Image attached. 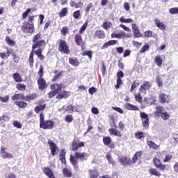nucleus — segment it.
Here are the masks:
<instances>
[{
	"label": "nucleus",
	"instance_id": "4c0bfd02",
	"mask_svg": "<svg viewBox=\"0 0 178 178\" xmlns=\"http://www.w3.org/2000/svg\"><path fill=\"white\" fill-rule=\"evenodd\" d=\"M160 116L163 120H168L169 118H170V114L166 111H164L160 115Z\"/></svg>",
	"mask_w": 178,
	"mask_h": 178
},
{
	"label": "nucleus",
	"instance_id": "e2e57ef3",
	"mask_svg": "<svg viewBox=\"0 0 178 178\" xmlns=\"http://www.w3.org/2000/svg\"><path fill=\"white\" fill-rule=\"evenodd\" d=\"M6 42H7L8 45H15V41L12 40L9 36L6 37Z\"/></svg>",
	"mask_w": 178,
	"mask_h": 178
},
{
	"label": "nucleus",
	"instance_id": "2f4dec72",
	"mask_svg": "<svg viewBox=\"0 0 178 178\" xmlns=\"http://www.w3.org/2000/svg\"><path fill=\"white\" fill-rule=\"evenodd\" d=\"M45 104H41V102H40L39 106H35L34 111L36 113H39L40 111H44V109H45Z\"/></svg>",
	"mask_w": 178,
	"mask_h": 178
},
{
	"label": "nucleus",
	"instance_id": "f3484780",
	"mask_svg": "<svg viewBox=\"0 0 178 178\" xmlns=\"http://www.w3.org/2000/svg\"><path fill=\"white\" fill-rule=\"evenodd\" d=\"M69 92L63 90V92H58V95L56 97L57 99H63V98H69Z\"/></svg>",
	"mask_w": 178,
	"mask_h": 178
},
{
	"label": "nucleus",
	"instance_id": "4468645a",
	"mask_svg": "<svg viewBox=\"0 0 178 178\" xmlns=\"http://www.w3.org/2000/svg\"><path fill=\"white\" fill-rule=\"evenodd\" d=\"M152 85L149 81H144L143 85L140 87L139 91L140 92H144V91H147L151 88Z\"/></svg>",
	"mask_w": 178,
	"mask_h": 178
},
{
	"label": "nucleus",
	"instance_id": "473e14b6",
	"mask_svg": "<svg viewBox=\"0 0 178 178\" xmlns=\"http://www.w3.org/2000/svg\"><path fill=\"white\" fill-rule=\"evenodd\" d=\"M29 60V66L31 69H33V66L34 64V51H31V52L30 53Z\"/></svg>",
	"mask_w": 178,
	"mask_h": 178
},
{
	"label": "nucleus",
	"instance_id": "4d7b16f0",
	"mask_svg": "<svg viewBox=\"0 0 178 178\" xmlns=\"http://www.w3.org/2000/svg\"><path fill=\"white\" fill-rule=\"evenodd\" d=\"M140 116L141 119H144V120H149V118H148V114H147L144 112H140Z\"/></svg>",
	"mask_w": 178,
	"mask_h": 178
},
{
	"label": "nucleus",
	"instance_id": "ddd939ff",
	"mask_svg": "<svg viewBox=\"0 0 178 178\" xmlns=\"http://www.w3.org/2000/svg\"><path fill=\"white\" fill-rule=\"evenodd\" d=\"M38 84L39 90H41V91L45 90V88H47V81H45V79H44V78H39L38 79Z\"/></svg>",
	"mask_w": 178,
	"mask_h": 178
},
{
	"label": "nucleus",
	"instance_id": "20e7f679",
	"mask_svg": "<svg viewBox=\"0 0 178 178\" xmlns=\"http://www.w3.org/2000/svg\"><path fill=\"white\" fill-rule=\"evenodd\" d=\"M84 145V142H80L79 139H74L72 144V151H79V148H81Z\"/></svg>",
	"mask_w": 178,
	"mask_h": 178
},
{
	"label": "nucleus",
	"instance_id": "c03bdc74",
	"mask_svg": "<svg viewBox=\"0 0 178 178\" xmlns=\"http://www.w3.org/2000/svg\"><path fill=\"white\" fill-rule=\"evenodd\" d=\"M135 137L138 140H141V138H144V137H145V134H144L143 132H136L135 134Z\"/></svg>",
	"mask_w": 178,
	"mask_h": 178
},
{
	"label": "nucleus",
	"instance_id": "a18cd8bd",
	"mask_svg": "<svg viewBox=\"0 0 178 178\" xmlns=\"http://www.w3.org/2000/svg\"><path fill=\"white\" fill-rule=\"evenodd\" d=\"M102 27L104 29V30H108V29H111L112 27V23L111 22H104L102 25Z\"/></svg>",
	"mask_w": 178,
	"mask_h": 178
},
{
	"label": "nucleus",
	"instance_id": "774afa93",
	"mask_svg": "<svg viewBox=\"0 0 178 178\" xmlns=\"http://www.w3.org/2000/svg\"><path fill=\"white\" fill-rule=\"evenodd\" d=\"M13 124L14 127H17V129H22V124L18 121H14Z\"/></svg>",
	"mask_w": 178,
	"mask_h": 178
},
{
	"label": "nucleus",
	"instance_id": "c85d7f7f",
	"mask_svg": "<svg viewBox=\"0 0 178 178\" xmlns=\"http://www.w3.org/2000/svg\"><path fill=\"white\" fill-rule=\"evenodd\" d=\"M147 143V145H148V147H149V148H152V149H159V145L154 143V141L148 140Z\"/></svg>",
	"mask_w": 178,
	"mask_h": 178
},
{
	"label": "nucleus",
	"instance_id": "79ce46f5",
	"mask_svg": "<svg viewBox=\"0 0 178 178\" xmlns=\"http://www.w3.org/2000/svg\"><path fill=\"white\" fill-rule=\"evenodd\" d=\"M117 37L119 40L122 39V38H129V35L127 34H126V33L124 31H121L120 33H117Z\"/></svg>",
	"mask_w": 178,
	"mask_h": 178
},
{
	"label": "nucleus",
	"instance_id": "09e8293b",
	"mask_svg": "<svg viewBox=\"0 0 178 178\" xmlns=\"http://www.w3.org/2000/svg\"><path fill=\"white\" fill-rule=\"evenodd\" d=\"M156 81L158 87H162V86H163V81H162V79H161V76H157Z\"/></svg>",
	"mask_w": 178,
	"mask_h": 178
},
{
	"label": "nucleus",
	"instance_id": "1a4fd4ad",
	"mask_svg": "<svg viewBox=\"0 0 178 178\" xmlns=\"http://www.w3.org/2000/svg\"><path fill=\"white\" fill-rule=\"evenodd\" d=\"M159 101L161 104H169L170 102V96L165 93H161L159 95Z\"/></svg>",
	"mask_w": 178,
	"mask_h": 178
},
{
	"label": "nucleus",
	"instance_id": "39448f33",
	"mask_svg": "<svg viewBox=\"0 0 178 178\" xmlns=\"http://www.w3.org/2000/svg\"><path fill=\"white\" fill-rule=\"evenodd\" d=\"M55 124L51 120H45L43 123L40 124V129H43L44 130H48L51 129H54V125Z\"/></svg>",
	"mask_w": 178,
	"mask_h": 178
},
{
	"label": "nucleus",
	"instance_id": "603ef678",
	"mask_svg": "<svg viewBox=\"0 0 178 178\" xmlns=\"http://www.w3.org/2000/svg\"><path fill=\"white\" fill-rule=\"evenodd\" d=\"M122 84H123V81H122V79L117 78V84L115 86L116 90H118V88H120V86H122Z\"/></svg>",
	"mask_w": 178,
	"mask_h": 178
},
{
	"label": "nucleus",
	"instance_id": "8fccbe9b",
	"mask_svg": "<svg viewBox=\"0 0 178 178\" xmlns=\"http://www.w3.org/2000/svg\"><path fill=\"white\" fill-rule=\"evenodd\" d=\"M169 13L171 15H178V7L170 8Z\"/></svg>",
	"mask_w": 178,
	"mask_h": 178
},
{
	"label": "nucleus",
	"instance_id": "e433bc0d",
	"mask_svg": "<svg viewBox=\"0 0 178 178\" xmlns=\"http://www.w3.org/2000/svg\"><path fill=\"white\" fill-rule=\"evenodd\" d=\"M37 95L33 93L31 95H27L25 97V101L30 102V101H33V99H35L37 98Z\"/></svg>",
	"mask_w": 178,
	"mask_h": 178
},
{
	"label": "nucleus",
	"instance_id": "dca6fc26",
	"mask_svg": "<svg viewBox=\"0 0 178 178\" xmlns=\"http://www.w3.org/2000/svg\"><path fill=\"white\" fill-rule=\"evenodd\" d=\"M118 44V40H112L108 42H105L101 47V49H106V48H109V47H112V45H115Z\"/></svg>",
	"mask_w": 178,
	"mask_h": 178
},
{
	"label": "nucleus",
	"instance_id": "412c9836",
	"mask_svg": "<svg viewBox=\"0 0 178 178\" xmlns=\"http://www.w3.org/2000/svg\"><path fill=\"white\" fill-rule=\"evenodd\" d=\"M143 156V151L136 152L134 156L132 158L133 163H136L138 159H141V156Z\"/></svg>",
	"mask_w": 178,
	"mask_h": 178
},
{
	"label": "nucleus",
	"instance_id": "a878e982",
	"mask_svg": "<svg viewBox=\"0 0 178 178\" xmlns=\"http://www.w3.org/2000/svg\"><path fill=\"white\" fill-rule=\"evenodd\" d=\"M145 102L148 105H152V104H155V97L154 96H151L150 97H145Z\"/></svg>",
	"mask_w": 178,
	"mask_h": 178
},
{
	"label": "nucleus",
	"instance_id": "58836bf2",
	"mask_svg": "<svg viewBox=\"0 0 178 178\" xmlns=\"http://www.w3.org/2000/svg\"><path fill=\"white\" fill-rule=\"evenodd\" d=\"M69 62H70V65H72V66H79V60H76V58H70Z\"/></svg>",
	"mask_w": 178,
	"mask_h": 178
},
{
	"label": "nucleus",
	"instance_id": "72a5a7b5",
	"mask_svg": "<svg viewBox=\"0 0 178 178\" xmlns=\"http://www.w3.org/2000/svg\"><path fill=\"white\" fill-rule=\"evenodd\" d=\"M95 37L104 40V38H105V32L101 30L97 31L95 33Z\"/></svg>",
	"mask_w": 178,
	"mask_h": 178
},
{
	"label": "nucleus",
	"instance_id": "6ab92c4d",
	"mask_svg": "<svg viewBox=\"0 0 178 178\" xmlns=\"http://www.w3.org/2000/svg\"><path fill=\"white\" fill-rule=\"evenodd\" d=\"M124 108H126L128 111H140V108L130 103H126L124 105Z\"/></svg>",
	"mask_w": 178,
	"mask_h": 178
},
{
	"label": "nucleus",
	"instance_id": "7ed1b4c3",
	"mask_svg": "<svg viewBox=\"0 0 178 178\" xmlns=\"http://www.w3.org/2000/svg\"><path fill=\"white\" fill-rule=\"evenodd\" d=\"M58 51L61 52V54H66V55H69L70 54V50H69V47L65 40H60L59 42Z\"/></svg>",
	"mask_w": 178,
	"mask_h": 178
},
{
	"label": "nucleus",
	"instance_id": "c9c22d12",
	"mask_svg": "<svg viewBox=\"0 0 178 178\" xmlns=\"http://www.w3.org/2000/svg\"><path fill=\"white\" fill-rule=\"evenodd\" d=\"M13 79L16 81V83H22V76L19 73H15L13 74Z\"/></svg>",
	"mask_w": 178,
	"mask_h": 178
},
{
	"label": "nucleus",
	"instance_id": "49530a36",
	"mask_svg": "<svg viewBox=\"0 0 178 178\" xmlns=\"http://www.w3.org/2000/svg\"><path fill=\"white\" fill-rule=\"evenodd\" d=\"M135 99L137 102H139V104H141L143 102V97H141V94L137 93L135 94Z\"/></svg>",
	"mask_w": 178,
	"mask_h": 178
},
{
	"label": "nucleus",
	"instance_id": "9b49d317",
	"mask_svg": "<svg viewBox=\"0 0 178 178\" xmlns=\"http://www.w3.org/2000/svg\"><path fill=\"white\" fill-rule=\"evenodd\" d=\"M65 111L66 112H68V113H72V112H80V106H73L70 104L65 108Z\"/></svg>",
	"mask_w": 178,
	"mask_h": 178
},
{
	"label": "nucleus",
	"instance_id": "13d9d810",
	"mask_svg": "<svg viewBox=\"0 0 178 178\" xmlns=\"http://www.w3.org/2000/svg\"><path fill=\"white\" fill-rule=\"evenodd\" d=\"M17 90H19V91H24L26 90V85L23 83H18L17 85Z\"/></svg>",
	"mask_w": 178,
	"mask_h": 178
},
{
	"label": "nucleus",
	"instance_id": "0eeeda50",
	"mask_svg": "<svg viewBox=\"0 0 178 178\" xmlns=\"http://www.w3.org/2000/svg\"><path fill=\"white\" fill-rule=\"evenodd\" d=\"M48 144L51 149V155L55 156L56 154V151H59V147L51 140H48Z\"/></svg>",
	"mask_w": 178,
	"mask_h": 178
},
{
	"label": "nucleus",
	"instance_id": "a211bd4d",
	"mask_svg": "<svg viewBox=\"0 0 178 178\" xmlns=\"http://www.w3.org/2000/svg\"><path fill=\"white\" fill-rule=\"evenodd\" d=\"M110 136H115L116 137H122V133L119 131L116 128H111L108 129Z\"/></svg>",
	"mask_w": 178,
	"mask_h": 178
},
{
	"label": "nucleus",
	"instance_id": "6e6552de",
	"mask_svg": "<svg viewBox=\"0 0 178 178\" xmlns=\"http://www.w3.org/2000/svg\"><path fill=\"white\" fill-rule=\"evenodd\" d=\"M0 155L3 159H12V158H13V155L5 151V147H1V148Z\"/></svg>",
	"mask_w": 178,
	"mask_h": 178
},
{
	"label": "nucleus",
	"instance_id": "5701e85b",
	"mask_svg": "<svg viewBox=\"0 0 178 178\" xmlns=\"http://www.w3.org/2000/svg\"><path fill=\"white\" fill-rule=\"evenodd\" d=\"M119 162L123 166H127V165H129L130 159H127L126 156L119 157Z\"/></svg>",
	"mask_w": 178,
	"mask_h": 178
},
{
	"label": "nucleus",
	"instance_id": "423d86ee",
	"mask_svg": "<svg viewBox=\"0 0 178 178\" xmlns=\"http://www.w3.org/2000/svg\"><path fill=\"white\" fill-rule=\"evenodd\" d=\"M65 84L63 83H54L51 85V90H52V91H54L57 94H59V92H60V91H62V89L65 88Z\"/></svg>",
	"mask_w": 178,
	"mask_h": 178
},
{
	"label": "nucleus",
	"instance_id": "6e6d98bb",
	"mask_svg": "<svg viewBox=\"0 0 178 178\" xmlns=\"http://www.w3.org/2000/svg\"><path fill=\"white\" fill-rule=\"evenodd\" d=\"M83 56H88L89 59L92 58V51H86L83 52Z\"/></svg>",
	"mask_w": 178,
	"mask_h": 178
},
{
	"label": "nucleus",
	"instance_id": "f8f14e48",
	"mask_svg": "<svg viewBox=\"0 0 178 178\" xmlns=\"http://www.w3.org/2000/svg\"><path fill=\"white\" fill-rule=\"evenodd\" d=\"M42 47H45V40H40L38 42H35L32 45V51L34 52V49H42Z\"/></svg>",
	"mask_w": 178,
	"mask_h": 178
},
{
	"label": "nucleus",
	"instance_id": "f257e3e1",
	"mask_svg": "<svg viewBox=\"0 0 178 178\" xmlns=\"http://www.w3.org/2000/svg\"><path fill=\"white\" fill-rule=\"evenodd\" d=\"M88 156H90V155L88 153L76 152L74 156L70 155V161L74 169H79V161H77V159H80L81 162H83V161H87Z\"/></svg>",
	"mask_w": 178,
	"mask_h": 178
},
{
	"label": "nucleus",
	"instance_id": "69168bd1",
	"mask_svg": "<svg viewBox=\"0 0 178 178\" xmlns=\"http://www.w3.org/2000/svg\"><path fill=\"white\" fill-rule=\"evenodd\" d=\"M87 26H88L87 22L83 24V26L79 29V34H82V33H84L86 29H87Z\"/></svg>",
	"mask_w": 178,
	"mask_h": 178
},
{
	"label": "nucleus",
	"instance_id": "0e129e2a",
	"mask_svg": "<svg viewBox=\"0 0 178 178\" xmlns=\"http://www.w3.org/2000/svg\"><path fill=\"white\" fill-rule=\"evenodd\" d=\"M154 165L158 168V167H159L161 165V160H159V159L156 158L153 159Z\"/></svg>",
	"mask_w": 178,
	"mask_h": 178
},
{
	"label": "nucleus",
	"instance_id": "de8ad7c7",
	"mask_svg": "<svg viewBox=\"0 0 178 178\" xmlns=\"http://www.w3.org/2000/svg\"><path fill=\"white\" fill-rule=\"evenodd\" d=\"M40 40H41V33H38L33 37L32 42H38V41H40Z\"/></svg>",
	"mask_w": 178,
	"mask_h": 178
},
{
	"label": "nucleus",
	"instance_id": "4be33fe9",
	"mask_svg": "<svg viewBox=\"0 0 178 178\" xmlns=\"http://www.w3.org/2000/svg\"><path fill=\"white\" fill-rule=\"evenodd\" d=\"M75 43L76 45H83V38L81 34H76L74 36Z\"/></svg>",
	"mask_w": 178,
	"mask_h": 178
},
{
	"label": "nucleus",
	"instance_id": "7c9ffc66",
	"mask_svg": "<svg viewBox=\"0 0 178 178\" xmlns=\"http://www.w3.org/2000/svg\"><path fill=\"white\" fill-rule=\"evenodd\" d=\"M149 173L153 176H156L157 177H161V174L155 168H151L149 170Z\"/></svg>",
	"mask_w": 178,
	"mask_h": 178
},
{
	"label": "nucleus",
	"instance_id": "ea45409f",
	"mask_svg": "<svg viewBox=\"0 0 178 178\" xmlns=\"http://www.w3.org/2000/svg\"><path fill=\"white\" fill-rule=\"evenodd\" d=\"M63 173L65 177H72V172H70V170H69V169L67 168L63 170Z\"/></svg>",
	"mask_w": 178,
	"mask_h": 178
},
{
	"label": "nucleus",
	"instance_id": "aec40b11",
	"mask_svg": "<svg viewBox=\"0 0 178 178\" xmlns=\"http://www.w3.org/2000/svg\"><path fill=\"white\" fill-rule=\"evenodd\" d=\"M112 154L111 152H107L106 154V159L108 161V163H111L112 166L116 165V162L113 161V158H112Z\"/></svg>",
	"mask_w": 178,
	"mask_h": 178
},
{
	"label": "nucleus",
	"instance_id": "393cba45",
	"mask_svg": "<svg viewBox=\"0 0 178 178\" xmlns=\"http://www.w3.org/2000/svg\"><path fill=\"white\" fill-rule=\"evenodd\" d=\"M26 97L23 94H15L12 97V101H15V99L19 100L21 99L22 101H25Z\"/></svg>",
	"mask_w": 178,
	"mask_h": 178
},
{
	"label": "nucleus",
	"instance_id": "f704fd0d",
	"mask_svg": "<svg viewBox=\"0 0 178 178\" xmlns=\"http://www.w3.org/2000/svg\"><path fill=\"white\" fill-rule=\"evenodd\" d=\"M88 174L90 178L98 177V171H97V170H89Z\"/></svg>",
	"mask_w": 178,
	"mask_h": 178
},
{
	"label": "nucleus",
	"instance_id": "9d476101",
	"mask_svg": "<svg viewBox=\"0 0 178 178\" xmlns=\"http://www.w3.org/2000/svg\"><path fill=\"white\" fill-rule=\"evenodd\" d=\"M103 143L104 145H107L111 149L115 148V144L112 143V138L109 136H106L103 138Z\"/></svg>",
	"mask_w": 178,
	"mask_h": 178
},
{
	"label": "nucleus",
	"instance_id": "a19ab883",
	"mask_svg": "<svg viewBox=\"0 0 178 178\" xmlns=\"http://www.w3.org/2000/svg\"><path fill=\"white\" fill-rule=\"evenodd\" d=\"M15 104L17 106H19V108H24L27 106V103L24 102H15Z\"/></svg>",
	"mask_w": 178,
	"mask_h": 178
},
{
	"label": "nucleus",
	"instance_id": "cd10ccee",
	"mask_svg": "<svg viewBox=\"0 0 178 178\" xmlns=\"http://www.w3.org/2000/svg\"><path fill=\"white\" fill-rule=\"evenodd\" d=\"M155 26L160 29V30H165L166 29V26L165 24L159 21V19H155L154 20Z\"/></svg>",
	"mask_w": 178,
	"mask_h": 178
},
{
	"label": "nucleus",
	"instance_id": "b1692460",
	"mask_svg": "<svg viewBox=\"0 0 178 178\" xmlns=\"http://www.w3.org/2000/svg\"><path fill=\"white\" fill-rule=\"evenodd\" d=\"M165 111V109L163 106H157L156 107V111L154 112L155 116H161L162 113H163Z\"/></svg>",
	"mask_w": 178,
	"mask_h": 178
},
{
	"label": "nucleus",
	"instance_id": "864d4df0",
	"mask_svg": "<svg viewBox=\"0 0 178 178\" xmlns=\"http://www.w3.org/2000/svg\"><path fill=\"white\" fill-rule=\"evenodd\" d=\"M9 101V95H6L5 97L0 96V102L3 103H6Z\"/></svg>",
	"mask_w": 178,
	"mask_h": 178
},
{
	"label": "nucleus",
	"instance_id": "bb28decb",
	"mask_svg": "<svg viewBox=\"0 0 178 178\" xmlns=\"http://www.w3.org/2000/svg\"><path fill=\"white\" fill-rule=\"evenodd\" d=\"M154 63L159 66V67H161V66H162V63H163L162 57L161 56H156L154 58Z\"/></svg>",
	"mask_w": 178,
	"mask_h": 178
},
{
	"label": "nucleus",
	"instance_id": "5fc2aeb1",
	"mask_svg": "<svg viewBox=\"0 0 178 178\" xmlns=\"http://www.w3.org/2000/svg\"><path fill=\"white\" fill-rule=\"evenodd\" d=\"M67 13V8H64L62 9L61 12L59 13V16L60 17H63L66 16Z\"/></svg>",
	"mask_w": 178,
	"mask_h": 178
},
{
	"label": "nucleus",
	"instance_id": "052dcab7",
	"mask_svg": "<svg viewBox=\"0 0 178 178\" xmlns=\"http://www.w3.org/2000/svg\"><path fill=\"white\" fill-rule=\"evenodd\" d=\"M149 120H145L144 121H143L142 122V126L143 127H144V129H148V127H149Z\"/></svg>",
	"mask_w": 178,
	"mask_h": 178
},
{
	"label": "nucleus",
	"instance_id": "f03ea898",
	"mask_svg": "<svg viewBox=\"0 0 178 178\" xmlns=\"http://www.w3.org/2000/svg\"><path fill=\"white\" fill-rule=\"evenodd\" d=\"M23 33L26 34H33L34 33V24L29 22H24L21 27Z\"/></svg>",
	"mask_w": 178,
	"mask_h": 178
},
{
	"label": "nucleus",
	"instance_id": "37998d69",
	"mask_svg": "<svg viewBox=\"0 0 178 178\" xmlns=\"http://www.w3.org/2000/svg\"><path fill=\"white\" fill-rule=\"evenodd\" d=\"M120 23H133V19L131 18L124 19V17L120 18Z\"/></svg>",
	"mask_w": 178,
	"mask_h": 178
},
{
	"label": "nucleus",
	"instance_id": "3c124183",
	"mask_svg": "<svg viewBox=\"0 0 178 178\" xmlns=\"http://www.w3.org/2000/svg\"><path fill=\"white\" fill-rule=\"evenodd\" d=\"M70 5L72 8H79L80 5H83V3L79 2V3H76L75 1H70Z\"/></svg>",
	"mask_w": 178,
	"mask_h": 178
},
{
	"label": "nucleus",
	"instance_id": "680f3d73",
	"mask_svg": "<svg viewBox=\"0 0 178 178\" xmlns=\"http://www.w3.org/2000/svg\"><path fill=\"white\" fill-rule=\"evenodd\" d=\"M148 49H149V45L145 44L140 49V54H144V52H146V51H148Z\"/></svg>",
	"mask_w": 178,
	"mask_h": 178
},
{
	"label": "nucleus",
	"instance_id": "bf43d9fd",
	"mask_svg": "<svg viewBox=\"0 0 178 178\" xmlns=\"http://www.w3.org/2000/svg\"><path fill=\"white\" fill-rule=\"evenodd\" d=\"M65 120L67 123H72L73 122V116L72 115H67L65 116Z\"/></svg>",
	"mask_w": 178,
	"mask_h": 178
},
{
	"label": "nucleus",
	"instance_id": "c756f323",
	"mask_svg": "<svg viewBox=\"0 0 178 178\" xmlns=\"http://www.w3.org/2000/svg\"><path fill=\"white\" fill-rule=\"evenodd\" d=\"M35 54L38 56V59L40 60H44L45 59V56L42 55V49H39L35 51Z\"/></svg>",
	"mask_w": 178,
	"mask_h": 178
},
{
	"label": "nucleus",
	"instance_id": "338daca9",
	"mask_svg": "<svg viewBox=\"0 0 178 178\" xmlns=\"http://www.w3.org/2000/svg\"><path fill=\"white\" fill-rule=\"evenodd\" d=\"M144 35L145 37H146V38H151V37H152V32L151 31H146L144 33Z\"/></svg>",
	"mask_w": 178,
	"mask_h": 178
},
{
	"label": "nucleus",
	"instance_id": "2eb2a0df",
	"mask_svg": "<svg viewBox=\"0 0 178 178\" xmlns=\"http://www.w3.org/2000/svg\"><path fill=\"white\" fill-rule=\"evenodd\" d=\"M43 173L47 176L49 178H55V175H54V172L52 170L48 167H45L42 169Z\"/></svg>",
	"mask_w": 178,
	"mask_h": 178
}]
</instances>
